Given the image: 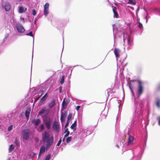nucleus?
Instances as JSON below:
<instances>
[{"mask_svg": "<svg viewBox=\"0 0 160 160\" xmlns=\"http://www.w3.org/2000/svg\"><path fill=\"white\" fill-rule=\"evenodd\" d=\"M138 86L137 89V93L139 96L141 95L143 92L144 87L143 83L140 80L138 81Z\"/></svg>", "mask_w": 160, "mask_h": 160, "instance_id": "f257e3e1", "label": "nucleus"}, {"mask_svg": "<svg viewBox=\"0 0 160 160\" xmlns=\"http://www.w3.org/2000/svg\"><path fill=\"white\" fill-rule=\"evenodd\" d=\"M43 122L48 129L50 128L52 123V121L50 118L48 117H45L43 120Z\"/></svg>", "mask_w": 160, "mask_h": 160, "instance_id": "f03ea898", "label": "nucleus"}, {"mask_svg": "<svg viewBox=\"0 0 160 160\" xmlns=\"http://www.w3.org/2000/svg\"><path fill=\"white\" fill-rule=\"evenodd\" d=\"M50 135L46 131H44L42 133V140L43 142H45L49 139Z\"/></svg>", "mask_w": 160, "mask_h": 160, "instance_id": "7ed1b4c3", "label": "nucleus"}, {"mask_svg": "<svg viewBox=\"0 0 160 160\" xmlns=\"http://www.w3.org/2000/svg\"><path fill=\"white\" fill-rule=\"evenodd\" d=\"M29 130L28 129H24L22 130V134L24 139L27 140L28 139L29 136Z\"/></svg>", "mask_w": 160, "mask_h": 160, "instance_id": "20e7f679", "label": "nucleus"}, {"mask_svg": "<svg viewBox=\"0 0 160 160\" xmlns=\"http://www.w3.org/2000/svg\"><path fill=\"white\" fill-rule=\"evenodd\" d=\"M67 114V112L64 111L63 112H61L60 120L61 122H64Z\"/></svg>", "mask_w": 160, "mask_h": 160, "instance_id": "39448f33", "label": "nucleus"}, {"mask_svg": "<svg viewBox=\"0 0 160 160\" xmlns=\"http://www.w3.org/2000/svg\"><path fill=\"white\" fill-rule=\"evenodd\" d=\"M52 127L57 132L59 130V125L57 121H54L52 124Z\"/></svg>", "mask_w": 160, "mask_h": 160, "instance_id": "423d86ee", "label": "nucleus"}, {"mask_svg": "<svg viewBox=\"0 0 160 160\" xmlns=\"http://www.w3.org/2000/svg\"><path fill=\"white\" fill-rule=\"evenodd\" d=\"M69 102V100L67 99H66L65 98L64 99L62 103V108L63 109H65L66 108Z\"/></svg>", "mask_w": 160, "mask_h": 160, "instance_id": "0eeeda50", "label": "nucleus"}, {"mask_svg": "<svg viewBox=\"0 0 160 160\" xmlns=\"http://www.w3.org/2000/svg\"><path fill=\"white\" fill-rule=\"evenodd\" d=\"M53 138L52 136L47 141V147L48 148L52 145L53 142Z\"/></svg>", "mask_w": 160, "mask_h": 160, "instance_id": "6e6552de", "label": "nucleus"}, {"mask_svg": "<svg viewBox=\"0 0 160 160\" xmlns=\"http://www.w3.org/2000/svg\"><path fill=\"white\" fill-rule=\"evenodd\" d=\"M17 28L19 32H23L25 31L23 27L20 24H18L17 25Z\"/></svg>", "mask_w": 160, "mask_h": 160, "instance_id": "1a4fd4ad", "label": "nucleus"}, {"mask_svg": "<svg viewBox=\"0 0 160 160\" xmlns=\"http://www.w3.org/2000/svg\"><path fill=\"white\" fill-rule=\"evenodd\" d=\"M56 100L55 99H53L52 101L48 104V107L50 108H52L55 105Z\"/></svg>", "mask_w": 160, "mask_h": 160, "instance_id": "9d476101", "label": "nucleus"}, {"mask_svg": "<svg viewBox=\"0 0 160 160\" xmlns=\"http://www.w3.org/2000/svg\"><path fill=\"white\" fill-rule=\"evenodd\" d=\"M120 50L118 48H115L114 49V53L115 55L116 58H118L120 56L119 53L120 52Z\"/></svg>", "mask_w": 160, "mask_h": 160, "instance_id": "9b49d317", "label": "nucleus"}, {"mask_svg": "<svg viewBox=\"0 0 160 160\" xmlns=\"http://www.w3.org/2000/svg\"><path fill=\"white\" fill-rule=\"evenodd\" d=\"M117 9L116 7H114L112 8V11L114 13V16L116 18H118L119 17V16L117 11Z\"/></svg>", "mask_w": 160, "mask_h": 160, "instance_id": "f8f14e48", "label": "nucleus"}, {"mask_svg": "<svg viewBox=\"0 0 160 160\" xmlns=\"http://www.w3.org/2000/svg\"><path fill=\"white\" fill-rule=\"evenodd\" d=\"M134 138L133 136H131L130 135H129V137L128 142V145H130L133 143Z\"/></svg>", "mask_w": 160, "mask_h": 160, "instance_id": "ddd939ff", "label": "nucleus"}, {"mask_svg": "<svg viewBox=\"0 0 160 160\" xmlns=\"http://www.w3.org/2000/svg\"><path fill=\"white\" fill-rule=\"evenodd\" d=\"M40 122V120L39 119H33L32 121V122L36 126H38Z\"/></svg>", "mask_w": 160, "mask_h": 160, "instance_id": "4468645a", "label": "nucleus"}, {"mask_svg": "<svg viewBox=\"0 0 160 160\" xmlns=\"http://www.w3.org/2000/svg\"><path fill=\"white\" fill-rule=\"evenodd\" d=\"M31 111V109L30 108H28L26 110V111L25 112V116L26 118L28 119L30 112Z\"/></svg>", "mask_w": 160, "mask_h": 160, "instance_id": "2eb2a0df", "label": "nucleus"}, {"mask_svg": "<svg viewBox=\"0 0 160 160\" xmlns=\"http://www.w3.org/2000/svg\"><path fill=\"white\" fill-rule=\"evenodd\" d=\"M77 126V120H76L74 122V123L72 124L71 126V128L72 129H74V131L76 130V127Z\"/></svg>", "mask_w": 160, "mask_h": 160, "instance_id": "dca6fc26", "label": "nucleus"}, {"mask_svg": "<svg viewBox=\"0 0 160 160\" xmlns=\"http://www.w3.org/2000/svg\"><path fill=\"white\" fill-rule=\"evenodd\" d=\"M45 147L44 146H41L40 149L39 153V156L40 155L42 154V153H43L45 151Z\"/></svg>", "mask_w": 160, "mask_h": 160, "instance_id": "f3484780", "label": "nucleus"}, {"mask_svg": "<svg viewBox=\"0 0 160 160\" xmlns=\"http://www.w3.org/2000/svg\"><path fill=\"white\" fill-rule=\"evenodd\" d=\"M11 6L8 3H7L5 5V10L6 11H8L10 9Z\"/></svg>", "mask_w": 160, "mask_h": 160, "instance_id": "a211bd4d", "label": "nucleus"}, {"mask_svg": "<svg viewBox=\"0 0 160 160\" xmlns=\"http://www.w3.org/2000/svg\"><path fill=\"white\" fill-rule=\"evenodd\" d=\"M46 111V108H43L39 112V115L42 116V115Z\"/></svg>", "mask_w": 160, "mask_h": 160, "instance_id": "6ab92c4d", "label": "nucleus"}, {"mask_svg": "<svg viewBox=\"0 0 160 160\" xmlns=\"http://www.w3.org/2000/svg\"><path fill=\"white\" fill-rule=\"evenodd\" d=\"M156 105L158 108H160V99L158 98L156 102Z\"/></svg>", "mask_w": 160, "mask_h": 160, "instance_id": "aec40b11", "label": "nucleus"}, {"mask_svg": "<svg viewBox=\"0 0 160 160\" xmlns=\"http://www.w3.org/2000/svg\"><path fill=\"white\" fill-rule=\"evenodd\" d=\"M128 3L135 5L136 4V2L135 0H129Z\"/></svg>", "mask_w": 160, "mask_h": 160, "instance_id": "412c9836", "label": "nucleus"}, {"mask_svg": "<svg viewBox=\"0 0 160 160\" xmlns=\"http://www.w3.org/2000/svg\"><path fill=\"white\" fill-rule=\"evenodd\" d=\"M39 129H40L39 132H42L43 131V129H44V125L43 124H41L39 126Z\"/></svg>", "mask_w": 160, "mask_h": 160, "instance_id": "4be33fe9", "label": "nucleus"}, {"mask_svg": "<svg viewBox=\"0 0 160 160\" xmlns=\"http://www.w3.org/2000/svg\"><path fill=\"white\" fill-rule=\"evenodd\" d=\"M48 9L44 8V13L45 16H46L48 14Z\"/></svg>", "mask_w": 160, "mask_h": 160, "instance_id": "5701e85b", "label": "nucleus"}, {"mask_svg": "<svg viewBox=\"0 0 160 160\" xmlns=\"http://www.w3.org/2000/svg\"><path fill=\"white\" fill-rule=\"evenodd\" d=\"M72 116V114L70 113L67 117V121H69L71 119Z\"/></svg>", "mask_w": 160, "mask_h": 160, "instance_id": "b1692460", "label": "nucleus"}, {"mask_svg": "<svg viewBox=\"0 0 160 160\" xmlns=\"http://www.w3.org/2000/svg\"><path fill=\"white\" fill-rule=\"evenodd\" d=\"M25 12L24 9L23 7H19V12L20 13H22Z\"/></svg>", "mask_w": 160, "mask_h": 160, "instance_id": "393cba45", "label": "nucleus"}, {"mask_svg": "<svg viewBox=\"0 0 160 160\" xmlns=\"http://www.w3.org/2000/svg\"><path fill=\"white\" fill-rule=\"evenodd\" d=\"M12 144L10 145L9 146V148L8 149V151L9 152H11L13 149L14 148L12 147Z\"/></svg>", "mask_w": 160, "mask_h": 160, "instance_id": "a878e982", "label": "nucleus"}, {"mask_svg": "<svg viewBox=\"0 0 160 160\" xmlns=\"http://www.w3.org/2000/svg\"><path fill=\"white\" fill-rule=\"evenodd\" d=\"M64 78H65V76L64 75H63L62 77V78L61 79L60 82L61 84H62L64 82Z\"/></svg>", "mask_w": 160, "mask_h": 160, "instance_id": "bb28decb", "label": "nucleus"}, {"mask_svg": "<svg viewBox=\"0 0 160 160\" xmlns=\"http://www.w3.org/2000/svg\"><path fill=\"white\" fill-rule=\"evenodd\" d=\"M72 139V137H69L67 138L66 140V142L67 143H69V142H70Z\"/></svg>", "mask_w": 160, "mask_h": 160, "instance_id": "cd10ccee", "label": "nucleus"}, {"mask_svg": "<svg viewBox=\"0 0 160 160\" xmlns=\"http://www.w3.org/2000/svg\"><path fill=\"white\" fill-rule=\"evenodd\" d=\"M156 90L157 91H160V83H158L156 87Z\"/></svg>", "mask_w": 160, "mask_h": 160, "instance_id": "c85d7f7f", "label": "nucleus"}, {"mask_svg": "<svg viewBox=\"0 0 160 160\" xmlns=\"http://www.w3.org/2000/svg\"><path fill=\"white\" fill-rule=\"evenodd\" d=\"M47 95V93H46L41 99V100H43L44 101H45L47 98V97H46Z\"/></svg>", "mask_w": 160, "mask_h": 160, "instance_id": "c756f323", "label": "nucleus"}, {"mask_svg": "<svg viewBox=\"0 0 160 160\" xmlns=\"http://www.w3.org/2000/svg\"><path fill=\"white\" fill-rule=\"evenodd\" d=\"M49 4L48 3H46L44 5V8H46L49 9Z\"/></svg>", "mask_w": 160, "mask_h": 160, "instance_id": "7c9ffc66", "label": "nucleus"}, {"mask_svg": "<svg viewBox=\"0 0 160 160\" xmlns=\"http://www.w3.org/2000/svg\"><path fill=\"white\" fill-rule=\"evenodd\" d=\"M128 43L129 46H131L130 44V38L129 37H128Z\"/></svg>", "mask_w": 160, "mask_h": 160, "instance_id": "2f4dec72", "label": "nucleus"}, {"mask_svg": "<svg viewBox=\"0 0 160 160\" xmlns=\"http://www.w3.org/2000/svg\"><path fill=\"white\" fill-rule=\"evenodd\" d=\"M51 155L50 154H48L47 155L45 160H49L50 158Z\"/></svg>", "mask_w": 160, "mask_h": 160, "instance_id": "473e14b6", "label": "nucleus"}, {"mask_svg": "<svg viewBox=\"0 0 160 160\" xmlns=\"http://www.w3.org/2000/svg\"><path fill=\"white\" fill-rule=\"evenodd\" d=\"M19 142L18 140L17 139H16L15 141V143L16 145H18L19 144Z\"/></svg>", "mask_w": 160, "mask_h": 160, "instance_id": "72a5a7b5", "label": "nucleus"}, {"mask_svg": "<svg viewBox=\"0 0 160 160\" xmlns=\"http://www.w3.org/2000/svg\"><path fill=\"white\" fill-rule=\"evenodd\" d=\"M138 27L140 28H141L142 27V24L139 22H138Z\"/></svg>", "mask_w": 160, "mask_h": 160, "instance_id": "f704fd0d", "label": "nucleus"}, {"mask_svg": "<svg viewBox=\"0 0 160 160\" xmlns=\"http://www.w3.org/2000/svg\"><path fill=\"white\" fill-rule=\"evenodd\" d=\"M13 126L12 125H10L9 126L8 128V130L10 131L12 129Z\"/></svg>", "mask_w": 160, "mask_h": 160, "instance_id": "c9c22d12", "label": "nucleus"}, {"mask_svg": "<svg viewBox=\"0 0 160 160\" xmlns=\"http://www.w3.org/2000/svg\"><path fill=\"white\" fill-rule=\"evenodd\" d=\"M62 142V140L61 139H60L58 142V143L57 144V146H58L60 145V143H61Z\"/></svg>", "mask_w": 160, "mask_h": 160, "instance_id": "e433bc0d", "label": "nucleus"}, {"mask_svg": "<svg viewBox=\"0 0 160 160\" xmlns=\"http://www.w3.org/2000/svg\"><path fill=\"white\" fill-rule=\"evenodd\" d=\"M32 14H33V16H35L36 15V11L35 10H34V9L32 10Z\"/></svg>", "mask_w": 160, "mask_h": 160, "instance_id": "4c0bfd02", "label": "nucleus"}, {"mask_svg": "<svg viewBox=\"0 0 160 160\" xmlns=\"http://www.w3.org/2000/svg\"><path fill=\"white\" fill-rule=\"evenodd\" d=\"M26 35H29L31 36H32V37H33V35H32V32H30L29 33H27L26 34Z\"/></svg>", "mask_w": 160, "mask_h": 160, "instance_id": "58836bf2", "label": "nucleus"}, {"mask_svg": "<svg viewBox=\"0 0 160 160\" xmlns=\"http://www.w3.org/2000/svg\"><path fill=\"white\" fill-rule=\"evenodd\" d=\"M69 121H67L66 123L65 126V128H67L68 126V125L69 124Z\"/></svg>", "mask_w": 160, "mask_h": 160, "instance_id": "ea45409f", "label": "nucleus"}, {"mask_svg": "<svg viewBox=\"0 0 160 160\" xmlns=\"http://www.w3.org/2000/svg\"><path fill=\"white\" fill-rule=\"evenodd\" d=\"M157 119L158 120V123L159 125H160V116L157 118Z\"/></svg>", "mask_w": 160, "mask_h": 160, "instance_id": "a19ab883", "label": "nucleus"}, {"mask_svg": "<svg viewBox=\"0 0 160 160\" xmlns=\"http://www.w3.org/2000/svg\"><path fill=\"white\" fill-rule=\"evenodd\" d=\"M80 108V106H78L76 108L77 111H78Z\"/></svg>", "mask_w": 160, "mask_h": 160, "instance_id": "79ce46f5", "label": "nucleus"}, {"mask_svg": "<svg viewBox=\"0 0 160 160\" xmlns=\"http://www.w3.org/2000/svg\"><path fill=\"white\" fill-rule=\"evenodd\" d=\"M40 97H37L36 99H35V101H34V102H36V101H37L39 98H40Z\"/></svg>", "mask_w": 160, "mask_h": 160, "instance_id": "37998d69", "label": "nucleus"}, {"mask_svg": "<svg viewBox=\"0 0 160 160\" xmlns=\"http://www.w3.org/2000/svg\"><path fill=\"white\" fill-rule=\"evenodd\" d=\"M68 131H68V128H67L65 130V133H66Z\"/></svg>", "mask_w": 160, "mask_h": 160, "instance_id": "c03bdc74", "label": "nucleus"}, {"mask_svg": "<svg viewBox=\"0 0 160 160\" xmlns=\"http://www.w3.org/2000/svg\"><path fill=\"white\" fill-rule=\"evenodd\" d=\"M36 155V154L35 153H33V156H32V158H34V156Z\"/></svg>", "mask_w": 160, "mask_h": 160, "instance_id": "a18cd8bd", "label": "nucleus"}, {"mask_svg": "<svg viewBox=\"0 0 160 160\" xmlns=\"http://www.w3.org/2000/svg\"><path fill=\"white\" fill-rule=\"evenodd\" d=\"M69 135L68 134H65L64 135V137L65 138V137H67V136H68Z\"/></svg>", "mask_w": 160, "mask_h": 160, "instance_id": "49530a36", "label": "nucleus"}, {"mask_svg": "<svg viewBox=\"0 0 160 160\" xmlns=\"http://www.w3.org/2000/svg\"><path fill=\"white\" fill-rule=\"evenodd\" d=\"M66 134H68V135H69V133H70V132L69 131H68L67 132H66Z\"/></svg>", "mask_w": 160, "mask_h": 160, "instance_id": "de8ad7c7", "label": "nucleus"}, {"mask_svg": "<svg viewBox=\"0 0 160 160\" xmlns=\"http://www.w3.org/2000/svg\"><path fill=\"white\" fill-rule=\"evenodd\" d=\"M129 87H130V89L131 90V91L132 92V89H131V87L130 86H129Z\"/></svg>", "mask_w": 160, "mask_h": 160, "instance_id": "09e8293b", "label": "nucleus"}, {"mask_svg": "<svg viewBox=\"0 0 160 160\" xmlns=\"http://www.w3.org/2000/svg\"><path fill=\"white\" fill-rule=\"evenodd\" d=\"M26 10H27V8H26L25 9V10H24V11H25H25H26Z\"/></svg>", "mask_w": 160, "mask_h": 160, "instance_id": "8fccbe9b", "label": "nucleus"}, {"mask_svg": "<svg viewBox=\"0 0 160 160\" xmlns=\"http://www.w3.org/2000/svg\"><path fill=\"white\" fill-rule=\"evenodd\" d=\"M64 141V138H63V139H62V141Z\"/></svg>", "mask_w": 160, "mask_h": 160, "instance_id": "3c124183", "label": "nucleus"}, {"mask_svg": "<svg viewBox=\"0 0 160 160\" xmlns=\"http://www.w3.org/2000/svg\"><path fill=\"white\" fill-rule=\"evenodd\" d=\"M60 92H61L60 90Z\"/></svg>", "mask_w": 160, "mask_h": 160, "instance_id": "603ef678", "label": "nucleus"}]
</instances>
